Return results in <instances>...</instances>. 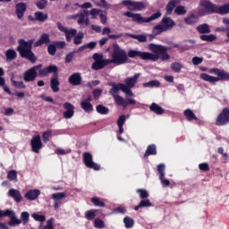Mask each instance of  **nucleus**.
<instances>
[{
    "instance_id": "58836bf2",
    "label": "nucleus",
    "mask_w": 229,
    "mask_h": 229,
    "mask_svg": "<svg viewBox=\"0 0 229 229\" xmlns=\"http://www.w3.org/2000/svg\"><path fill=\"white\" fill-rule=\"evenodd\" d=\"M51 137H53V131L47 130V131L43 132L42 134L43 142H49V140H51Z\"/></svg>"
},
{
    "instance_id": "4d7b16f0",
    "label": "nucleus",
    "mask_w": 229,
    "mask_h": 229,
    "mask_svg": "<svg viewBox=\"0 0 229 229\" xmlns=\"http://www.w3.org/2000/svg\"><path fill=\"white\" fill-rule=\"evenodd\" d=\"M83 32H80L73 39L74 44H76V46H80V44H81L82 40H83Z\"/></svg>"
},
{
    "instance_id": "f03ea898",
    "label": "nucleus",
    "mask_w": 229,
    "mask_h": 229,
    "mask_svg": "<svg viewBox=\"0 0 229 229\" xmlns=\"http://www.w3.org/2000/svg\"><path fill=\"white\" fill-rule=\"evenodd\" d=\"M33 42H35L33 39H30L29 41H26L24 39H19V46L17 47V51H19L22 58H27V60H30V62L35 64V62H37V57L35 56V54H33V52L31 51V46H33Z\"/></svg>"
},
{
    "instance_id": "e2e57ef3",
    "label": "nucleus",
    "mask_w": 229,
    "mask_h": 229,
    "mask_svg": "<svg viewBox=\"0 0 229 229\" xmlns=\"http://www.w3.org/2000/svg\"><path fill=\"white\" fill-rule=\"evenodd\" d=\"M21 221L24 223V225H25V223H27L29 220H30V213H28V212H22L21 214Z\"/></svg>"
},
{
    "instance_id": "473e14b6",
    "label": "nucleus",
    "mask_w": 229,
    "mask_h": 229,
    "mask_svg": "<svg viewBox=\"0 0 229 229\" xmlns=\"http://www.w3.org/2000/svg\"><path fill=\"white\" fill-rule=\"evenodd\" d=\"M149 108L151 112H154V114H157V115H162V114H164V108H162L157 103H152Z\"/></svg>"
},
{
    "instance_id": "bb28decb",
    "label": "nucleus",
    "mask_w": 229,
    "mask_h": 229,
    "mask_svg": "<svg viewBox=\"0 0 229 229\" xmlns=\"http://www.w3.org/2000/svg\"><path fill=\"white\" fill-rule=\"evenodd\" d=\"M50 87L53 90V92H59L60 91V81H58V75L54 74L53 78L50 81Z\"/></svg>"
},
{
    "instance_id": "a18cd8bd",
    "label": "nucleus",
    "mask_w": 229,
    "mask_h": 229,
    "mask_svg": "<svg viewBox=\"0 0 229 229\" xmlns=\"http://www.w3.org/2000/svg\"><path fill=\"white\" fill-rule=\"evenodd\" d=\"M94 226H95V228H98V229H103L106 226L105 221H103L100 218H97L94 220Z\"/></svg>"
},
{
    "instance_id": "774afa93",
    "label": "nucleus",
    "mask_w": 229,
    "mask_h": 229,
    "mask_svg": "<svg viewBox=\"0 0 229 229\" xmlns=\"http://www.w3.org/2000/svg\"><path fill=\"white\" fill-rule=\"evenodd\" d=\"M53 223H54L53 218L48 219L47 221L46 226L43 229H55V227L53 226Z\"/></svg>"
},
{
    "instance_id": "aec40b11",
    "label": "nucleus",
    "mask_w": 229,
    "mask_h": 229,
    "mask_svg": "<svg viewBox=\"0 0 229 229\" xmlns=\"http://www.w3.org/2000/svg\"><path fill=\"white\" fill-rule=\"evenodd\" d=\"M38 196H40V190L38 189L30 190L24 195L29 201H35V199H38Z\"/></svg>"
},
{
    "instance_id": "4468645a",
    "label": "nucleus",
    "mask_w": 229,
    "mask_h": 229,
    "mask_svg": "<svg viewBox=\"0 0 229 229\" xmlns=\"http://www.w3.org/2000/svg\"><path fill=\"white\" fill-rule=\"evenodd\" d=\"M72 19H78L77 22L81 25L85 24V26H89V24H90V21H89V11L87 10H83L82 12L72 15Z\"/></svg>"
},
{
    "instance_id": "6e6d98bb",
    "label": "nucleus",
    "mask_w": 229,
    "mask_h": 229,
    "mask_svg": "<svg viewBox=\"0 0 229 229\" xmlns=\"http://www.w3.org/2000/svg\"><path fill=\"white\" fill-rule=\"evenodd\" d=\"M185 22L186 24H194L195 22H198V18L196 15L191 14L190 17L185 18Z\"/></svg>"
},
{
    "instance_id": "0e129e2a",
    "label": "nucleus",
    "mask_w": 229,
    "mask_h": 229,
    "mask_svg": "<svg viewBox=\"0 0 229 229\" xmlns=\"http://www.w3.org/2000/svg\"><path fill=\"white\" fill-rule=\"evenodd\" d=\"M153 204H151V201L149 199H143L140 202V207L146 208V207H152Z\"/></svg>"
},
{
    "instance_id": "9b49d317",
    "label": "nucleus",
    "mask_w": 229,
    "mask_h": 229,
    "mask_svg": "<svg viewBox=\"0 0 229 229\" xmlns=\"http://www.w3.org/2000/svg\"><path fill=\"white\" fill-rule=\"evenodd\" d=\"M40 67L41 65H37L26 71L23 73L24 81H35V80L37 79V76L38 75L37 72L39 71Z\"/></svg>"
},
{
    "instance_id": "72a5a7b5",
    "label": "nucleus",
    "mask_w": 229,
    "mask_h": 229,
    "mask_svg": "<svg viewBox=\"0 0 229 229\" xmlns=\"http://www.w3.org/2000/svg\"><path fill=\"white\" fill-rule=\"evenodd\" d=\"M200 40L204 42H214V40H217V36L214 34L210 35H201L199 36Z\"/></svg>"
},
{
    "instance_id": "393cba45",
    "label": "nucleus",
    "mask_w": 229,
    "mask_h": 229,
    "mask_svg": "<svg viewBox=\"0 0 229 229\" xmlns=\"http://www.w3.org/2000/svg\"><path fill=\"white\" fill-rule=\"evenodd\" d=\"M90 101H92V98H90V97L81 101V106L85 112L89 113L94 110V107L92 106V104H90Z\"/></svg>"
},
{
    "instance_id": "ddd939ff",
    "label": "nucleus",
    "mask_w": 229,
    "mask_h": 229,
    "mask_svg": "<svg viewBox=\"0 0 229 229\" xmlns=\"http://www.w3.org/2000/svg\"><path fill=\"white\" fill-rule=\"evenodd\" d=\"M228 123H229V108H224L216 117V125L225 126V124H228Z\"/></svg>"
},
{
    "instance_id": "0eeeda50",
    "label": "nucleus",
    "mask_w": 229,
    "mask_h": 229,
    "mask_svg": "<svg viewBox=\"0 0 229 229\" xmlns=\"http://www.w3.org/2000/svg\"><path fill=\"white\" fill-rule=\"evenodd\" d=\"M216 4H212L208 0L200 1L199 7V13L200 15H207V13H216Z\"/></svg>"
},
{
    "instance_id": "b1692460",
    "label": "nucleus",
    "mask_w": 229,
    "mask_h": 229,
    "mask_svg": "<svg viewBox=\"0 0 229 229\" xmlns=\"http://www.w3.org/2000/svg\"><path fill=\"white\" fill-rule=\"evenodd\" d=\"M26 4L24 3H19L16 4L15 6V10H16V14L18 19H21L22 17H24V13L26 12Z\"/></svg>"
},
{
    "instance_id": "7ed1b4c3",
    "label": "nucleus",
    "mask_w": 229,
    "mask_h": 229,
    "mask_svg": "<svg viewBox=\"0 0 229 229\" xmlns=\"http://www.w3.org/2000/svg\"><path fill=\"white\" fill-rule=\"evenodd\" d=\"M109 64L114 65H123L128 63V54L124 49L121 48L118 45L114 46V49L111 53V59H107Z\"/></svg>"
},
{
    "instance_id": "dca6fc26",
    "label": "nucleus",
    "mask_w": 229,
    "mask_h": 229,
    "mask_svg": "<svg viewBox=\"0 0 229 229\" xmlns=\"http://www.w3.org/2000/svg\"><path fill=\"white\" fill-rule=\"evenodd\" d=\"M30 146L32 148V151L34 153H40V149H42V140L40 139V135L34 136L30 140Z\"/></svg>"
},
{
    "instance_id": "4c0bfd02",
    "label": "nucleus",
    "mask_w": 229,
    "mask_h": 229,
    "mask_svg": "<svg viewBox=\"0 0 229 229\" xmlns=\"http://www.w3.org/2000/svg\"><path fill=\"white\" fill-rule=\"evenodd\" d=\"M7 60H15L17 58V52L13 49H8L5 53Z\"/></svg>"
},
{
    "instance_id": "c9c22d12",
    "label": "nucleus",
    "mask_w": 229,
    "mask_h": 229,
    "mask_svg": "<svg viewBox=\"0 0 229 229\" xmlns=\"http://www.w3.org/2000/svg\"><path fill=\"white\" fill-rule=\"evenodd\" d=\"M197 31H199V33H210V26L207 23H203L197 27Z\"/></svg>"
},
{
    "instance_id": "603ef678",
    "label": "nucleus",
    "mask_w": 229,
    "mask_h": 229,
    "mask_svg": "<svg viewBox=\"0 0 229 229\" xmlns=\"http://www.w3.org/2000/svg\"><path fill=\"white\" fill-rule=\"evenodd\" d=\"M7 178L8 180L12 181H15L17 180V171L15 170H11L7 173Z\"/></svg>"
},
{
    "instance_id": "864d4df0",
    "label": "nucleus",
    "mask_w": 229,
    "mask_h": 229,
    "mask_svg": "<svg viewBox=\"0 0 229 229\" xmlns=\"http://www.w3.org/2000/svg\"><path fill=\"white\" fill-rule=\"evenodd\" d=\"M101 12L102 11L99 9L93 8L89 11V15H91L92 19H98V16L100 15Z\"/></svg>"
},
{
    "instance_id": "338daca9",
    "label": "nucleus",
    "mask_w": 229,
    "mask_h": 229,
    "mask_svg": "<svg viewBox=\"0 0 229 229\" xmlns=\"http://www.w3.org/2000/svg\"><path fill=\"white\" fill-rule=\"evenodd\" d=\"M191 62H192L193 65H199V64H202L203 58L202 57L194 56L191 59Z\"/></svg>"
},
{
    "instance_id": "052dcab7",
    "label": "nucleus",
    "mask_w": 229,
    "mask_h": 229,
    "mask_svg": "<svg viewBox=\"0 0 229 229\" xmlns=\"http://www.w3.org/2000/svg\"><path fill=\"white\" fill-rule=\"evenodd\" d=\"M12 85L17 89H26V85L22 81H16L12 80Z\"/></svg>"
},
{
    "instance_id": "cd10ccee",
    "label": "nucleus",
    "mask_w": 229,
    "mask_h": 229,
    "mask_svg": "<svg viewBox=\"0 0 229 229\" xmlns=\"http://www.w3.org/2000/svg\"><path fill=\"white\" fill-rule=\"evenodd\" d=\"M98 214H101V209H91L85 212V217L89 219V221H92V219L96 218Z\"/></svg>"
},
{
    "instance_id": "49530a36",
    "label": "nucleus",
    "mask_w": 229,
    "mask_h": 229,
    "mask_svg": "<svg viewBox=\"0 0 229 229\" xmlns=\"http://www.w3.org/2000/svg\"><path fill=\"white\" fill-rule=\"evenodd\" d=\"M174 13L177 15H185V13H187V10L185 9V6L183 5H178L175 9H174Z\"/></svg>"
},
{
    "instance_id": "f704fd0d",
    "label": "nucleus",
    "mask_w": 229,
    "mask_h": 229,
    "mask_svg": "<svg viewBox=\"0 0 229 229\" xmlns=\"http://www.w3.org/2000/svg\"><path fill=\"white\" fill-rule=\"evenodd\" d=\"M184 115L188 121H197L198 117L194 114V112L191 109L184 110Z\"/></svg>"
},
{
    "instance_id": "ea45409f",
    "label": "nucleus",
    "mask_w": 229,
    "mask_h": 229,
    "mask_svg": "<svg viewBox=\"0 0 229 229\" xmlns=\"http://www.w3.org/2000/svg\"><path fill=\"white\" fill-rule=\"evenodd\" d=\"M149 155H157V146L149 145L146 150L145 157H149Z\"/></svg>"
},
{
    "instance_id": "c85d7f7f",
    "label": "nucleus",
    "mask_w": 229,
    "mask_h": 229,
    "mask_svg": "<svg viewBox=\"0 0 229 229\" xmlns=\"http://www.w3.org/2000/svg\"><path fill=\"white\" fill-rule=\"evenodd\" d=\"M200 78L201 80H203L204 81H208V83H217V81H219L220 80L219 77L210 76L207 73H201Z\"/></svg>"
},
{
    "instance_id": "20e7f679",
    "label": "nucleus",
    "mask_w": 229,
    "mask_h": 229,
    "mask_svg": "<svg viewBox=\"0 0 229 229\" xmlns=\"http://www.w3.org/2000/svg\"><path fill=\"white\" fill-rule=\"evenodd\" d=\"M123 15L125 17H128L129 19H131L133 22H137L138 24H144V22H151V21H157V19L162 17V13L160 12H157L148 18L142 17V14L135 13L130 11L123 13Z\"/></svg>"
},
{
    "instance_id": "412c9836",
    "label": "nucleus",
    "mask_w": 229,
    "mask_h": 229,
    "mask_svg": "<svg viewBox=\"0 0 229 229\" xmlns=\"http://www.w3.org/2000/svg\"><path fill=\"white\" fill-rule=\"evenodd\" d=\"M139 78H140V73L134 74L133 77H130L124 81L125 87L127 89H133L135 87L137 81H139Z\"/></svg>"
},
{
    "instance_id": "8fccbe9b",
    "label": "nucleus",
    "mask_w": 229,
    "mask_h": 229,
    "mask_svg": "<svg viewBox=\"0 0 229 229\" xmlns=\"http://www.w3.org/2000/svg\"><path fill=\"white\" fill-rule=\"evenodd\" d=\"M37 8L38 10H44L46 9V6H47V0H39L36 3Z\"/></svg>"
},
{
    "instance_id": "e433bc0d",
    "label": "nucleus",
    "mask_w": 229,
    "mask_h": 229,
    "mask_svg": "<svg viewBox=\"0 0 229 229\" xmlns=\"http://www.w3.org/2000/svg\"><path fill=\"white\" fill-rule=\"evenodd\" d=\"M123 223H124L125 228L127 229L133 228V225H135V221H133L132 218L130 216H125L123 218Z\"/></svg>"
},
{
    "instance_id": "f3484780",
    "label": "nucleus",
    "mask_w": 229,
    "mask_h": 229,
    "mask_svg": "<svg viewBox=\"0 0 229 229\" xmlns=\"http://www.w3.org/2000/svg\"><path fill=\"white\" fill-rule=\"evenodd\" d=\"M57 28L59 30H61L63 33L65 34L66 37V40L68 42H71V40H72V37H74V35H76L77 31L75 29H70L68 30L67 28L64 27V25H62V23H57Z\"/></svg>"
},
{
    "instance_id": "69168bd1",
    "label": "nucleus",
    "mask_w": 229,
    "mask_h": 229,
    "mask_svg": "<svg viewBox=\"0 0 229 229\" xmlns=\"http://www.w3.org/2000/svg\"><path fill=\"white\" fill-rule=\"evenodd\" d=\"M47 51L52 56L55 55V54L56 53V46L55 44L49 45L47 47Z\"/></svg>"
},
{
    "instance_id": "4be33fe9",
    "label": "nucleus",
    "mask_w": 229,
    "mask_h": 229,
    "mask_svg": "<svg viewBox=\"0 0 229 229\" xmlns=\"http://www.w3.org/2000/svg\"><path fill=\"white\" fill-rule=\"evenodd\" d=\"M8 196H10V198H13V199H14L16 203H21V201H22V195L18 190L10 189L8 191Z\"/></svg>"
},
{
    "instance_id": "3c124183",
    "label": "nucleus",
    "mask_w": 229,
    "mask_h": 229,
    "mask_svg": "<svg viewBox=\"0 0 229 229\" xmlns=\"http://www.w3.org/2000/svg\"><path fill=\"white\" fill-rule=\"evenodd\" d=\"M137 192L138 194H140V198H141V199H145V198H149V193L144 189H138Z\"/></svg>"
},
{
    "instance_id": "2eb2a0df",
    "label": "nucleus",
    "mask_w": 229,
    "mask_h": 229,
    "mask_svg": "<svg viewBox=\"0 0 229 229\" xmlns=\"http://www.w3.org/2000/svg\"><path fill=\"white\" fill-rule=\"evenodd\" d=\"M67 198V194L65 192H57L52 194V199L54 200V208L58 210L60 208V205H62V200Z\"/></svg>"
},
{
    "instance_id": "37998d69",
    "label": "nucleus",
    "mask_w": 229,
    "mask_h": 229,
    "mask_svg": "<svg viewBox=\"0 0 229 229\" xmlns=\"http://www.w3.org/2000/svg\"><path fill=\"white\" fill-rule=\"evenodd\" d=\"M91 202L95 207H105V202H103L101 199L98 197L91 198Z\"/></svg>"
},
{
    "instance_id": "6e6552de",
    "label": "nucleus",
    "mask_w": 229,
    "mask_h": 229,
    "mask_svg": "<svg viewBox=\"0 0 229 229\" xmlns=\"http://www.w3.org/2000/svg\"><path fill=\"white\" fill-rule=\"evenodd\" d=\"M93 60L95 62L92 64L91 69L94 71H99V69H103V67L110 64L108 59H104L103 55L99 54L93 55Z\"/></svg>"
},
{
    "instance_id": "39448f33",
    "label": "nucleus",
    "mask_w": 229,
    "mask_h": 229,
    "mask_svg": "<svg viewBox=\"0 0 229 229\" xmlns=\"http://www.w3.org/2000/svg\"><path fill=\"white\" fill-rule=\"evenodd\" d=\"M174 21L171 18H163L161 22L158 25H156L153 30V35H160V33H164L165 31H169V30H173L174 26Z\"/></svg>"
},
{
    "instance_id": "bf43d9fd",
    "label": "nucleus",
    "mask_w": 229,
    "mask_h": 229,
    "mask_svg": "<svg viewBox=\"0 0 229 229\" xmlns=\"http://www.w3.org/2000/svg\"><path fill=\"white\" fill-rule=\"evenodd\" d=\"M157 173L159 176H165V165L160 164L157 165Z\"/></svg>"
},
{
    "instance_id": "13d9d810",
    "label": "nucleus",
    "mask_w": 229,
    "mask_h": 229,
    "mask_svg": "<svg viewBox=\"0 0 229 229\" xmlns=\"http://www.w3.org/2000/svg\"><path fill=\"white\" fill-rule=\"evenodd\" d=\"M159 180L161 185H163L164 187H169V185H171V182L167 178H165V175L159 176Z\"/></svg>"
},
{
    "instance_id": "c03bdc74",
    "label": "nucleus",
    "mask_w": 229,
    "mask_h": 229,
    "mask_svg": "<svg viewBox=\"0 0 229 229\" xmlns=\"http://www.w3.org/2000/svg\"><path fill=\"white\" fill-rule=\"evenodd\" d=\"M171 69L174 71V72H180V71L183 69V64L180 63H174L171 65Z\"/></svg>"
},
{
    "instance_id": "6ab92c4d",
    "label": "nucleus",
    "mask_w": 229,
    "mask_h": 229,
    "mask_svg": "<svg viewBox=\"0 0 229 229\" xmlns=\"http://www.w3.org/2000/svg\"><path fill=\"white\" fill-rule=\"evenodd\" d=\"M64 108L66 110L63 113L64 119H71L74 115V106L72 104L66 102L64 104Z\"/></svg>"
},
{
    "instance_id": "2f4dec72",
    "label": "nucleus",
    "mask_w": 229,
    "mask_h": 229,
    "mask_svg": "<svg viewBox=\"0 0 229 229\" xmlns=\"http://www.w3.org/2000/svg\"><path fill=\"white\" fill-rule=\"evenodd\" d=\"M215 13H220V15H226V13H229V4L222 6L216 5Z\"/></svg>"
},
{
    "instance_id": "79ce46f5",
    "label": "nucleus",
    "mask_w": 229,
    "mask_h": 229,
    "mask_svg": "<svg viewBox=\"0 0 229 229\" xmlns=\"http://www.w3.org/2000/svg\"><path fill=\"white\" fill-rule=\"evenodd\" d=\"M129 37L131 38H135L136 40H139V42H147L148 38L145 35H133V34H128Z\"/></svg>"
},
{
    "instance_id": "a878e982",
    "label": "nucleus",
    "mask_w": 229,
    "mask_h": 229,
    "mask_svg": "<svg viewBox=\"0 0 229 229\" xmlns=\"http://www.w3.org/2000/svg\"><path fill=\"white\" fill-rule=\"evenodd\" d=\"M51 42V39H49V35L47 33H44L40 36L39 39L34 43L35 47H38L40 46H44V44H49Z\"/></svg>"
},
{
    "instance_id": "09e8293b",
    "label": "nucleus",
    "mask_w": 229,
    "mask_h": 229,
    "mask_svg": "<svg viewBox=\"0 0 229 229\" xmlns=\"http://www.w3.org/2000/svg\"><path fill=\"white\" fill-rule=\"evenodd\" d=\"M131 98H133V96L125 94V106H128V105H135L137 103V101Z\"/></svg>"
},
{
    "instance_id": "a19ab883",
    "label": "nucleus",
    "mask_w": 229,
    "mask_h": 229,
    "mask_svg": "<svg viewBox=\"0 0 229 229\" xmlns=\"http://www.w3.org/2000/svg\"><path fill=\"white\" fill-rule=\"evenodd\" d=\"M143 87L153 89V87H160V81H150L148 82L143 83Z\"/></svg>"
},
{
    "instance_id": "680f3d73",
    "label": "nucleus",
    "mask_w": 229,
    "mask_h": 229,
    "mask_svg": "<svg viewBox=\"0 0 229 229\" xmlns=\"http://www.w3.org/2000/svg\"><path fill=\"white\" fill-rule=\"evenodd\" d=\"M32 217L35 219V221H39L40 223H44V221H46L45 216L38 215L37 213L32 214Z\"/></svg>"
},
{
    "instance_id": "5701e85b",
    "label": "nucleus",
    "mask_w": 229,
    "mask_h": 229,
    "mask_svg": "<svg viewBox=\"0 0 229 229\" xmlns=\"http://www.w3.org/2000/svg\"><path fill=\"white\" fill-rule=\"evenodd\" d=\"M69 83L73 86H78L81 84V74L80 72H75L69 77Z\"/></svg>"
},
{
    "instance_id": "f8f14e48",
    "label": "nucleus",
    "mask_w": 229,
    "mask_h": 229,
    "mask_svg": "<svg viewBox=\"0 0 229 229\" xmlns=\"http://www.w3.org/2000/svg\"><path fill=\"white\" fill-rule=\"evenodd\" d=\"M83 162L86 167L89 169H94V171H99L101 169V166L92 160V154L89 152L83 154Z\"/></svg>"
},
{
    "instance_id": "7c9ffc66",
    "label": "nucleus",
    "mask_w": 229,
    "mask_h": 229,
    "mask_svg": "<svg viewBox=\"0 0 229 229\" xmlns=\"http://www.w3.org/2000/svg\"><path fill=\"white\" fill-rule=\"evenodd\" d=\"M35 21H38V22H46V20L48 18L47 13L43 12H36L34 13Z\"/></svg>"
},
{
    "instance_id": "f257e3e1",
    "label": "nucleus",
    "mask_w": 229,
    "mask_h": 229,
    "mask_svg": "<svg viewBox=\"0 0 229 229\" xmlns=\"http://www.w3.org/2000/svg\"><path fill=\"white\" fill-rule=\"evenodd\" d=\"M148 47L152 53L131 50L128 52L129 58H136V56H139L141 60H150L151 62H157V60L165 62L171 60V55L167 54V47L154 43H150Z\"/></svg>"
},
{
    "instance_id": "423d86ee",
    "label": "nucleus",
    "mask_w": 229,
    "mask_h": 229,
    "mask_svg": "<svg viewBox=\"0 0 229 229\" xmlns=\"http://www.w3.org/2000/svg\"><path fill=\"white\" fill-rule=\"evenodd\" d=\"M122 4L126 6L131 12H142L148 8V4L147 1H132V0H123L122 1Z\"/></svg>"
},
{
    "instance_id": "de8ad7c7",
    "label": "nucleus",
    "mask_w": 229,
    "mask_h": 229,
    "mask_svg": "<svg viewBox=\"0 0 229 229\" xmlns=\"http://www.w3.org/2000/svg\"><path fill=\"white\" fill-rule=\"evenodd\" d=\"M114 101L116 103V105L118 106H126V103H125V100L124 98H123V97L119 96V95H116L114 97Z\"/></svg>"
},
{
    "instance_id": "a211bd4d",
    "label": "nucleus",
    "mask_w": 229,
    "mask_h": 229,
    "mask_svg": "<svg viewBox=\"0 0 229 229\" xmlns=\"http://www.w3.org/2000/svg\"><path fill=\"white\" fill-rule=\"evenodd\" d=\"M124 123H126V116L121 115L117 120V126H118L117 139L121 142H124V140L123 139V137H121V135L124 133V128L123 127L124 126Z\"/></svg>"
},
{
    "instance_id": "c756f323",
    "label": "nucleus",
    "mask_w": 229,
    "mask_h": 229,
    "mask_svg": "<svg viewBox=\"0 0 229 229\" xmlns=\"http://www.w3.org/2000/svg\"><path fill=\"white\" fill-rule=\"evenodd\" d=\"M176 4H180V0H171L166 5V15H171L173 13V10Z\"/></svg>"
},
{
    "instance_id": "1a4fd4ad",
    "label": "nucleus",
    "mask_w": 229,
    "mask_h": 229,
    "mask_svg": "<svg viewBox=\"0 0 229 229\" xmlns=\"http://www.w3.org/2000/svg\"><path fill=\"white\" fill-rule=\"evenodd\" d=\"M1 217H10V226H17V225H21L22 223L21 219L17 218L15 212L12 209L2 210Z\"/></svg>"
},
{
    "instance_id": "5fc2aeb1",
    "label": "nucleus",
    "mask_w": 229,
    "mask_h": 229,
    "mask_svg": "<svg viewBox=\"0 0 229 229\" xmlns=\"http://www.w3.org/2000/svg\"><path fill=\"white\" fill-rule=\"evenodd\" d=\"M97 112L98 114H101L102 115H106V114H108V108H106V106H97Z\"/></svg>"
},
{
    "instance_id": "9d476101",
    "label": "nucleus",
    "mask_w": 229,
    "mask_h": 229,
    "mask_svg": "<svg viewBox=\"0 0 229 229\" xmlns=\"http://www.w3.org/2000/svg\"><path fill=\"white\" fill-rule=\"evenodd\" d=\"M119 90L123 91L127 96H133V91L126 87L124 84L113 85V88L110 89L109 93L114 98L118 96Z\"/></svg>"
}]
</instances>
